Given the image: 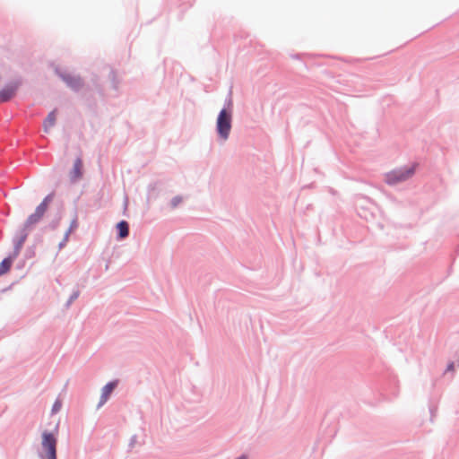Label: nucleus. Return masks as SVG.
<instances>
[{"mask_svg":"<svg viewBox=\"0 0 459 459\" xmlns=\"http://www.w3.org/2000/svg\"><path fill=\"white\" fill-rule=\"evenodd\" d=\"M415 173V165L403 167L394 169L385 174V183L389 186H394L400 182L407 180Z\"/></svg>","mask_w":459,"mask_h":459,"instance_id":"3","label":"nucleus"},{"mask_svg":"<svg viewBox=\"0 0 459 459\" xmlns=\"http://www.w3.org/2000/svg\"><path fill=\"white\" fill-rule=\"evenodd\" d=\"M455 369V363L453 361L449 362L446 366V372H449V371H454Z\"/></svg>","mask_w":459,"mask_h":459,"instance_id":"27","label":"nucleus"},{"mask_svg":"<svg viewBox=\"0 0 459 459\" xmlns=\"http://www.w3.org/2000/svg\"><path fill=\"white\" fill-rule=\"evenodd\" d=\"M55 74L74 92H80L85 87V82L80 74H72L67 70L59 66L55 68Z\"/></svg>","mask_w":459,"mask_h":459,"instance_id":"2","label":"nucleus"},{"mask_svg":"<svg viewBox=\"0 0 459 459\" xmlns=\"http://www.w3.org/2000/svg\"><path fill=\"white\" fill-rule=\"evenodd\" d=\"M91 91V87L90 86H87L82 93V98L85 99L86 101H88L89 103L91 104H95V100L94 99L92 98L91 95H88V92Z\"/></svg>","mask_w":459,"mask_h":459,"instance_id":"20","label":"nucleus"},{"mask_svg":"<svg viewBox=\"0 0 459 459\" xmlns=\"http://www.w3.org/2000/svg\"><path fill=\"white\" fill-rule=\"evenodd\" d=\"M108 78L111 82V87L113 90L117 91L119 88V80L117 75V72L115 69H111L108 74Z\"/></svg>","mask_w":459,"mask_h":459,"instance_id":"14","label":"nucleus"},{"mask_svg":"<svg viewBox=\"0 0 459 459\" xmlns=\"http://www.w3.org/2000/svg\"><path fill=\"white\" fill-rule=\"evenodd\" d=\"M436 411H437V408L435 406H430L429 407V412H430V415H431V419L434 417Z\"/></svg>","mask_w":459,"mask_h":459,"instance_id":"28","label":"nucleus"},{"mask_svg":"<svg viewBox=\"0 0 459 459\" xmlns=\"http://www.w3.org/2000/svg\"><path fill=\"white\" fill-rule=\"evenodd\" d=\"M91 87L95 90V91L101 97H105L104 86L100 82V78L97 74H93L91 78Z\"/></svg>","mask_w":459,"mask_h":459,"instance_id":"9","label":"nucleus"},{"mask_svg":"<svg viewBox=\"0 0 459 459\" xmlns=\"http://www.w3.org/2000/svg\"><path fill=\"white\" fill-rule=\"evenodd\" d=\"M82 160L81 157H77L74 162V166L70 171V180L75 182L82 177Z\"/></svg>","mask_w":459,"mask_h":459,"instance_id":"7","label":"nucleus"},{"mask_svg":"<svg viewBox=\"0 0 459 459\" xmlns=\"http://www.w3.org/2000/svg\"><path fill=\"white\" fill-rule=\"evenodd\" d=\"M301 56L300 54H294V55H291L290 57L293 58V59H299Z\"/></svg>","mask_w":459,"mask_h":459,"instance_id":"29","label":"nucleus"},{"mask_svg":"<svg viewBox=\"0 0 459 459\" xmlns=\"http://www.w3.org/2000/svg\"><path fill=\"white\" fill-rule=\"evenodd\" d=\"M182 202V197L180 195H176L170 200V206L172 208H176Z\"/></svg>","mask_w":459,"mask_h":459,"instance_id":"22","label":"nucleus"},{"mask_svg":"<svg viewBox=\"0 0 459 459\" xmlns=\"http://www.w3.org/2000/svg\"><path fill=\"white\" fill-rule=\"evenodd\" d=\"M61 219V213H56V216L52 219V221L48 223L47 228L49 229L50 230H56L60 224Z\"/></svg>","mask_w":459,"mask_h":459,"instance_id":"15","label":"nucleus"},{"mask_svg":"<svg viewBox=\"0 0 459 459\" xmlns=\"http://www.w3.org/2000/svg\"><path fill=\"white\" fill-rule=\"evenodd\" d=\"M137 441V436L136 435H133L129 440V444H128V446H129V449H132L134 447V446L135 445Z\"/></svg>","mask_w":459,"mask_h":459,"instance_id":"26","label":"nucleus"},{"mask_svg":"<svg viewBox=\"0 0 459 459\" xmlns=\"http://www.w3.org/2000/svg\"><path fill=\"white\" fill-rule=\"evenodd\" d=\"M69 236H70V234H67L66 232L65 233V236H64L63 239L58 244V249L59 250L63 249L66 246V243H67V241L69 239Z\"/></svg>","mask_w":459,"mask_h":459,"instance_id":"24","label":"nucleus"},{"mask_svg":"<svg viewBox=\"0 0 459 459\" xmlns=\"http://www.w3.org/2000/svg\"><path fill=\"white\" fill-rule=\"evenodd\" d=\"M47 210H48V207H47L45 204H41V203H40V204L36 207V209H35L34 212H35V213H38L39 215H40L41 217H43V216H44V214H45V212H47Z\"/></svg>","mask_w":459,"mask_h":459,"instance_id":"21","label":"nucleus"},{"mask_svg":"<svg viewBox=\"0 0 459 459\" xmlns=\"http://www.w3.org/2000/svg\"><path fill=\"white\" fill-rule=\"evenodd\" d=\"M42 450L45 453L46 459H57L56 455V445L57 438L53 432L48 430L43 431L42 435Z\"/></svg>","mask_w":459,"mask_h":459,"instance_id":"4","label":"nucleus"},{"mask_svg":"<svg viewBox=\"0 0 459 459\" xmlns=\"http://www.w3.org/2000/svg\"><path fill=\"white\" fill-rule=\"evenodd\" d=\"M56 123V111L53 110L48 113V117L44 119L43 126L45 132H48L49 127H52Z\"/></svg>","mask_w":459,"mask_h":459,"instance_id":"13","label":"nucleus"},{"mask_svg":"<svg viewBox=\"0 0 459 459\" xmlns=\"http://www.w3.org/2000/svg\"><path fill=\"white\" fill-rule=\"evenodd\" d=\"M78 218H77V213L75 212L74 213V219L72 220L71 223H70V227L69 229L65 231L67 234H71V232L74 230H76L78 228Z\"/></svg>","mask_w":459,"mask_h":459,"instance_id":"19","label":"nucleus"},{"mask_svg":"<svg viewBox=\"0 0 459 459\" xmlns=\"http://www.w3.org/2000/svg\"><path fill=\"white\" fill-rule=\"evenodd\" d=\"M62 407V403L61 401H59L58 399L55 401L53 406H52V409H51V412L52 413H56L57 411H60Z\"/></svg>","mask_w":459,"mask_h":459,"instance_id":"23","label":"nucleus"},{"mask_svg":"<svg viewBox=\"0 0 459 459\" xmlns=\"http://www.w3.org/2000/svg\"><path fill=\"white\" fill-rule=\"evenodd\" d=\"M232 114H233V98L232 89L225 98L222 108L220 110L216 118V134L220 141L225 142L229 139L232 128Z\"/></svg>","mask_w":459,"mask_h":459,"instance_id":"1","label":"nucleus"},{"mask_svg":"<svg viewBox=\"0 0 459 459\" xmlns=\"http://www.w3.org/2000/svg\"><path fill=\"white\" fill-rule=\"evenodd\" d=\"M118 382L119 381L117 379H115V380L108 382L102 387V389H101V395H100V398L98 408L101 407L102 405H104L107 403V401L108 400L109 396L111 395L113 391L116 389V387L117 386Z\"/></svg>","mask_w":459,"mask_h":459,"instance_id":"5","label":"nucleus"},{"mask_svg":"<svg viewBox=\"0 0 459 459\" xmlns=\"http://www.w3.org/2000/svg\"><path fill=\"white\" fill-rule=\"evenodd\" d=\"M15 258L12 255L4 257L0 263V276L8 273L12 267L13 262Z\"/></svg>","mask_w":459,"mask_h":459,"instance_id":"10","label":"nucleus"},{"mask_svg":"<svg viewBox=\"0 0 459 459\" xmlns=\"http://www.w3.org/2000/svg\"><path fill=\"white\" fill-rule=\"evenodd\" d=\"M35 250H36V247L34 245L28 247L25 250L24 257L26 259H30V258L34 257L36 255Z\"/></svg>","mask_w":459,"mask_h":459,"instance_id":"18","label":"nucleus"},{"mask_svg":"<svg viewBox=\"0 0 459 459\" xmlns=\"http://www.w3.org/2000/svg\"><path fill=\"white\" fill-rule=\"evenodd\" d=\"M116 230H117V239H118V240L125 239L126 238H127L129 236V233H130L129 223L125 220H121L120 221H118L117 223Z\"/></svg>","mask_w":459,"mask_h":459,"instance_id":"8","label":"nucleus"},{"mask_svg":"<svg viewBox=\"0 0 459 459\" xmlns=\"http://www.w3.org/2000/svg\"><path fill=\"white\" fill-rule=\"evenodd\" d=\"M30 230H30L29 228H25V226L22 224V227L19 230H17V231L13 235V238H15V239L24 243L25 240L27 239Z\"/></svg>","mask_w":459,"mask_h":459,"instance_id":"11","label":"nucleus"},{"mask_svg":"<svg viewBox=\"0 0 459 459\" xmlns=\"http://www.w3.org/2000/svg\"><path fill=\"white\" fill-rule=\"evenodd\" d=\"M42 218L43 217H41L38 213L33 212L27 218V220L24 221L23 225L25 226V228H29L30 230H32V227L34 225H36L37 223H39Z\"/></svg>","mask_w":459,"mask_h":459,"instance_id":"12","label":"nucleus"},{"mask_svg":"<svg viewBox=\"0 0 459 459\" xmlns=\"http://www.w3.org/2000/svg\"><path fill=\"white\" fill-rule=\"evenodd\" d=\"M80 293L81 292L77 287L74 289L72 294L65 304V307L69 308L72 303L79 298Z\"/></svg>","mask_w":459,"mask_h":459,"instance_id":"17","label":"nucleus"},{"mask_svg":"<svg viewBox=\"0 0 459 459\" xmlns=\"http://www.w3.org/2000/svg\"><path fill=\"white\" fill-rule=\"evenodd\" d=\"M54 193H50L48 195L44 197L41 204H45L47 207L48 206L49 203L53 200Z\"/></svg>","mask_w":459,"mask_h":459,"instance_id":"25","label":"nucleus"},{"mask_svg":"<svg viewBox=\"0 0 459 459\" xmlns=\"http://www.w3.org/2000/svg\"><path fill=\"white\" fill-rule=\"evenodd\" d=\"M18 90V86L15 83H8L2 90H0V103H5L10 101Z\"/></svg>","mask_w":459,"mask_h":459,"instance_id":"6","label":"nucleus"},{"mask_svg":"<svg viewBox=\"0 0 459 459\" xmlns=\"http://www.w3.org/2000/svg\"><path fill=\"white\" fill-rule=\"evenodd\" d=\"M13 251L10 254V255H12L13 258H16L19 255L21 249L24 243H22L15 238H13Z\"/></svg>","mask_w":459,"mask_h":459,"instance_id":"16","label":"nucleus"}]
</instances>
